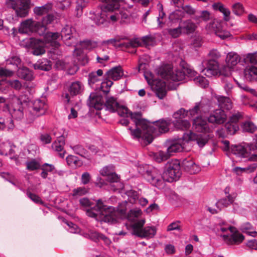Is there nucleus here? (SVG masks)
<instances>
[{"mask_svg": "<svg viewBox=\"0 0 257 257\" xmlns=\"http://www.w3.org/2000/svg\"><path fill=\"white\" fill-rule=\"evenodd\" d=\"M81 206L90 208L86 211L87 215L91 217L96 218L101 223H107L109 224L116 223L119 219L126 213L125 208H115L112 206H107L103 203L101 199L96 201L95 205L92 204L87 198H83L79 200Z\"/></svg>", "mask_w": 257, "mask_h": 257, "instance_id": "f257e3e1", "label": "nucleus"}, {"mask_svg": "<svg viewBox=\"0 0 257 257\" xmlns=\"http://www.w3.org/2000/svg\"><path fill=\"white\" fill-rule=\"evenodd\" d=\"M171 123L172 120L169 118L160 119L152 122V124H147V128L135 125V128L129 127L128 129L134 139L142 138L150 144L155 136L167 132Z\"/></svg>", "mask_w": 257, "mask_h": 257, "instance_id": "f03ea898", "label": "nucleus"}, {"mask_svg": "<svg viewBox=\"0 0 257 257\" xmlns=\"http://www.w3.org/2000/svg\"><path fill=\"white\" fill-rule=\"evenodd\" d=\"M193 127L196 131L203 134H196L191 132L184 133L182 140L186 142L195 141L199 147H203L210 139L208 133L211 131L212 127L209 125L206 119L201 116H197L193 119Z\"/></svg>", "mask_w": 257, "mask_h": 257, "instance_id": "7ed1b4c3", "label": "nucleus"}, {"mask_svg": "<svg viewBox=\"0 0 257 257\" xmlns=\"http://www.w3.org/2000/svg\"><path fill=\"white\" fill-rule=\"evenodd\" d=\"M105 2L101 7V11L96 12L92 19L96 25L100 26L104 24L110 19L112 22H114L119 20L118 13L110 15L108 13H111L120 8V3L123 2L124 0H102Z\"/></svg>", "mask_w": 257, "mask_h": 257, "instance_id": "20e7f679", "label": "nucleus"}, {"mask_svg": "<svg viewBox=\"0 0 257 257\" xmlns=\"http://www.w3.org/2000/svg\"><path fill=\"white\" fill-rule=\"evenodd\" d=\"M158 74L167 80L179 81L184 79L186 75L188 77L195 76L196 72L191 67L188 65L183 66L182 70H176L175 71L171 66L165 65L159 68Z\"/></svg>", "mask_w": 257, "mask_h": 257, "instance_id": "39448f33", "label": "nucleus"}, {"mask_svg": "<svg viewBox=\"0 0 257 257\" xmlns=\"http://www.w3.org/2000/svg\"><path fill=\"white\" fill-rule=\"evenodd\" d=\"M54 20V15H48L44 17L41 22H36L32 19L23 21L21 24L20 31L22 33H35L39 35L45 34L47 29V25L51 24Z\"/></svg>", "mask_w": 257, "mask_h": 257, "instance_id": "423d86ee", "label": "nucleus"}, {"mask_svg": "<svg viewBox=\"0 0 257 257\" xmlns=\"http://www.w3.org/2000/svg\"><path fill=\"white\" fill-rule=\"evenodd\" d=\"M210 110V106L204 102L201 101L195 103V105L189 110H185L181 108L173 114L174 118L188 117L193 120L197 116H201L203 114L206 113Z\"/></svg>", "mask_w": 257, "mask_h": 257, "instance_id": "0eeeda50", "label": "nucleus"}, {"mask_svg": "<svg viewBox=\"0 0 257 257\" xmlns=\"http://www.w3.org/2000/svg\"><path fill=\"white\" fill-rule=\"evenodd\" d=\"M181 175L180 162L178 160H172L166 165L162 177L164 181L172 182L178 180Z\"/></svg>", "mask_w": 257, "mask_h": 257, "instance_id": "6e6552de", "label": "nucleus"}, {"mask_svg": "<svg viewBox=\"0 0 257 257\" xmlns=\"http://www.w3.org/2000/svg\"><path fill=\"white\" fill-rule=\"evenodd\" d=\"M145 223V219H141L135 222L132 225L133 234L138 237L147 239L154 237L157 232L156 227H144Z\"/></svg>", "mask_w": 257, "mask_h": 257, "instance_id": "1a4fd4ad", "label": "nucleus"}, {"mask_svg": "<svg viewBox=\"0 0 257 257\" xmlns=\"http://www.w3.org/2000/svg\"><path fill=\"white\" fill-rule=\"evenodd\" d=\"M181 140H172L167 143V152L161 151L154 155L155 160L158 162H161L167 160L173 153L180 152L183 149Z\"/></svg>", "mask_w": 257, "mask_h": 257, "instance_id": "9d476101", "label": "nucleus"}, {"mask_svg": "<svg viewBox=\"0 0 257 257\" xmlns=\"http://www.w3.org/2000/svg\"><path fill=\"white\" fill-rule=\"evenodd\" d=\"M199 67L200 71L208 77L216 76L220 74L219 64L214 60H204Z\"/></svg>", "mask_w": 257, "mask_h": 257, "instance_id": "9b49d317", "label": "nucleus"}, {"mask_svg": "<svg viewBox=\"0 0 257 257\" xmlns=\"http://www.w3.org/2000/svg\"><path fill=\"white\" fill-rule=\"evenodd\" d=\"M75 46H73L75 47L74 50V55L78 56L79 57L77 58L79 60L82 58V62L80 63L85 65L88 63V59L86 56L82 55L83 50H90L94 47V44L91 40H84L79 42L75 41Z\"/></svg>", "mask_w": 257, "mask_h": 257, "instance_id": "f8f14e48", "label": "nucleus"}, {"mask_svg": "<svg viewBox=\"0 0 257 257\" xmlns=\"http://www.w3.org/2000/svg\"><path fill=\"white\" fill-rule=\"evenodd\" d=\"M145 178L148 182L158 188H161L163 186L162 176L156 168L148 170L145 174Z\"/></svg>", "mask_w": 257, "mask_h": 257, "instance_id": "ddd939ff", "label": "nucleus"}, {"mask_svg": "<svg viewBox=\"0 0 257 257\" xmlns=\"http://www.w3.org/2000/svg\"><path fill=\"white\" fill-rule=\"evenodd\" d=\"M84 89L83 83L79 81L72 82L68 88L69 93H66L63 95L67 103L70 101V96H75L81 94Z\"/></svg>", "mask_w": 257, "mask_h": 257, "instance_id": "4468645a", "label": "nucleus"}, {"mask_svg": "<svg viewBox=\"0 0 257 257\" xmlns=\"http://www.w3.org/2000/svg\"><path fill=\"white\" fill-rule=\"evenodd\" d=\"M27 44L32 49L31 53L34 55L39 56L45 53L44 42L41 39L31 37L27 40Z\"/></svg>", "mask_w": 257, "mask_h": 257, "instance_id": "2eb2a0df", "label": "nucleus"}, {"mask_svg": "<svg viewBox=\"0 0 257 257\" xmlns=\"http://www.w3.org/2000/svg\"><path fill=\"white\" fill-rule=\"evenodd\" d=\"M74 29L70 25H66L62 29L60 37L65 44L68 46H75V37L73 36V31Z\"/></svg>", "mask_w": 257, "mask_h": 257, "instance_id": "dca6fc26", "label": "nucleus"}, {"mask_svg": "<svg viewBox=\"0 0 257 257\" xmlns=\"http://www.w3.org/2000/svg\"><path fill=\"white\" fill-rule=\"evenodd\" d=\"M53 135L57 138V140L54 141L52 144V148L56 152L58 153L59 156L63 158L66 153L65 151L64 150V147L65 144V137L64 134L56 132H53Z\"/></svg>", "mask_w": 257, "mask_h": 257, "instance_id": "f3484780", "label": "nucleus"}, {"mask_svg": "<svg viewBox=\"0 0 257 257\" xmlns=\"http://www.w3.org/2000/svg\"><path fill=\"white\" fill-rule=\"evenodd\" d=\"M219 229L222 232L229 230L230 234L229 235H223V237L225 238H229L231 242L240 243L244 240V236L239 232L236 231L235 228L233 226L224 227L220 226Z\"/></svg>", "mask_w": 257, "mask_h": 257, "instance_id": "a211bd4d", "label": "nucleus"}, {"mask_svg": "<svg viewBox=\"0 0 257 257\" xmlns=\"http://www.w3.org/2000/svg\"><path fill=\"white\" fill-rule=\"evenodd\" d=\"M227 115L224 110L216 109L210 113L207 118L209 122L217 124L224 123L226 120Z\"/></svg>", "mask_w": 257, "mask_h": 257, "instance_id": "6ab92c4d", "label": "nucleus"}, {"mask_svg": "<svg viewBox=\"0 0 257 257\" xmlns=\"http://www.w3.org/2000/svg\"><path fill=\"white\" fill-rule=\"evenodd\" d=\"M9 111L12 117L16 120H20L24 117V106L14 102L9 106Z\"/></svg>", "mask_w": 257, "mask_h": 257, "instance_id": "aec40b11", "label": "nucleus"}, {"mask_svg": "<svg viewBox=\"0 0 257 257\" xmlns=\"http://www.w3.org/2000/svg\"><path fill=\"white\" fill-rule=\"evenodd\" d=\"M156 95L160 99H163L167 94V87L166 82L161 80H156L152 86Z\"/></svg>", "mask_w": 257, "mask_h": 257, "instance_id": "412c9836", "label": "nucleus"}, {"mask_svg": "<svg viewBox=\"0 0 257 257\" xmlns=\"http://www.w3.org/2000/svg\"><path fill=\"white\" fill-rule=\"evenodd\" d=\"M102 75L103 71L101 69L90 73L88 77L89 85L94 90H97V85L100 83L101 80L100 77H101Z\"/></svg>", "mask_w": 257, "mask_h": 257, "instance_id": "4be33fe9", "label": "nucleus"}, {"mask_svg": "<svg viewBox=\"0 0 257 257\" xmlns=\"http://www.w3.org/2000/svg\"><path fill=\"white\" fill-rule=\"evenodd\" d=\"M87 104L90 107H93L97 110H101L104 107V103L102 97L96 95L94 93L90 94L87 100Z\"/></svg>", "mask_w": 257, "mask_h": 257, "instance_id": "5701e85b", "label": "nucleus"}, {"mask_svg": "<svg viewBox=\"0 0 257 257\" xmlns=\"http://www.w3.org/2000/svg\"><path fill=\"white\" fill-rule=\"evenodd\" d=\"M244 79L247 81L254 82L257 81V67L248 65L245 67L243 71Z\"/></svg>", "mask_w": 257, "mask_h": 257, "instance_id": "b1692460", "label": "nucleus"}, {"mask_svg": "<svg viewBox=\"0 0 257 257\" xmlns=\"http://www.w3.org/2000/svg\"><path fill=\"white\" fill-rule=\"evenodd\" d=\"M29 105L33 108L34 111L39 113L38 116L44 114L47 108L45 102L40 99L31 101L30 105Z\"/></svg>", "mask_w": 257, "mask_h": 257, "instance_id": "393cba45", "label": "nucleus"}, {"mask_svg": "<svg viewBox=\"0 0 257 257\" xmlns=\"http://www.w3.org/2000/svg\"><path fill=\"white\" fill-rule=\"evenodd\" d=\"M231 153L237 157L248 158L249 157V153L248 152L246 144L242 145L232 146L230 148Z\"/></svg>", "mask_w": 257, "mask_h": 257, "instance_id": "a878e982", "label": "nucleus"}, {"mask_svg": "<svg viewBox=\"0 0 257 257\" xmlns=\"http://www.w3.org/2000/svg\"><path fill=\"white\" fill-rule=\"evenodd\" d=\"M42 36H44V40L46 43H50L55 47H58L59 46V43L58 42V40L61 39L59 33L57 32H46L45 31V34Z\"/></svg>", "mask_w": 257, "mask_h": 257, "instance_id": "bb28decb", "label": "nucleus"}, {"mask_svg": "<svg viewBox=\"0 0 257 257\" xmlns=\"http://www.w3.org/2000/svg\"><path fill=\"white\" fill-rule=\"evenodd\" d=\"M106 78L114 81L120 79L123 75V71L121 66H118L112 68L106 73Z\"/></svg>", "mask_w": 257, "mask_h": 257, "instance_id": "cd10ccee", "label": "nucleus"}, {"mask_svg": "<svg viewBox=\"0 0 257 257\" xmlns=\"http://www.w3.org/2000/svg\"><path fill=\"white\" fill-rule=\"evenodd\" d=\"M128 116L133 120L136 126H143L145 128H147V124H152V122L149 121L146 119L141 118V112L133 113L130 111Z\"/></svg>", "mask_w": 257, "mask_h": 257, "instance_id": "c85d7f7f", "label": "nucleus"}, {"mask_svg": "<svg viewBox=\"0 0 257 257\" xmlns=\"http://www.w3.org/2000/svg\"><path fill=\"white\" fill-rule=\"evenodd\" d=\"M257 163H252L244 167H235L232 169V172L237 175H241L243 173H251L256 169Z\"/></svg>", "mask_w": 257, "mask_h": 257, "instance_id": "c756f323", "label": "nucleus"}, {"mask_svg": "<svg viewBox=\"0 0 257 257\" xmlns=\"http://www.w3.org/2000/svg\"><path fill=\"white\" fill-rule=\"evenodd\" d=\"M53 5L52 3H48L41 7H36L34 8V14L39 16H42L44 15H53L50 13L52 11Z\"/></svg>", "mask_w": 257, "mask_h": 257, "instance_id": "7c9ffc66", "label": "nucleus"}, {"mask_svg": "<svg viewBox=\"0 0 257 257\" xmlns=\"http://www.w3.org/2000/svg\"><path fill=\"white\" fill-rule=\"evenodd\" d=\"M180 26L183 33L185 34H192L196 29V24L190 20L184 21Z\"/></svg>", "mask_w": 257, "mask_h": 257, "instance_id": "2f4dec72", "label": "nucleus"}, {"mask_svg": "<svg viewBox=\"0 0 257 257\" xmlns=\"http://www.w3.org/2000/svg\"><path fill=\"white\" fill-rule=\"evenodd\" d=\"M217 100L219 109L230 110L232 108V102L228 97L218 95L217 97Z\"/></svg>", "mask_w": 257, "mask_h": 257, "instance_id": "473e14b6", "label": "nucleus"}, {"mask_svg": "<svg viewBox=\"0 0 257 257\" xmlns=\"http://www.w3.org/2000/svg\"><path fill=\"white\" fill-rule=\"evenodd\" d=\"M35 69L43 71H49L51 68V62L47 59L43 58L39 60L33 65Z\"/></svg>", "mask_w": 257, "mask_h": 257, "instance_id": "72a5a7b5", "label": "nucleus"}, {"mask_svg": "<svg viewBox=\"0 0 257 257\" xmlns=\"http://www.w3.org/2000/svg\"><path fill=\"white\" fill-rule=\"evenodd\" d=\"M21 2V0H6V4L8 8H11L15 10L18 16L23 17L21 14L22 8Z\"/></svg>", "mask_w": 257, "mask_h": 257, "instance_id": "f704fd0d", "label": "nucleus"}, {"mask_svg": "<svg viewBox=\"0 0 257 257\" xmlns=\"http://www.w3.org/2000/svg\"><path fill=\"white\" fill-rule=\"evenodd\" d=\"M105 100L104 107L106 108V109L110 112H115L117 108L120 105L116 101V98L114 97L107 96Z\"/></svg>", "mask_w": 257, "mask_h": 257, "instance_id": "c9c22d12", "label": "nucleus"}, {"mask_svg": "<svg viewBox=\"0 0 257 257\" xmlns=\"http://www.w3.org/2000/svg\"><path fill=\"white\" fill-rule=\"evenodd\" d=\"M239 61L240 57L239 55L233 52L228 53L225 59L226 64L230 67L235 66Z\"/></svg>", "mask_w": 257, "mask_h": 257, "instance_id": "e433bc0d", "label": "nucleus"}, {"mask_svg": "<svg viewBox=\"0 0 257 257\" xmlns=\"http://www.w3.org/2000/svg\"><path fill=\"white\" fill-rule=\"evenodd\" d=\"M181 166L186 172L190 174L195 173L194 169L196 167V165L191 158L184 159L180 164Z\"/></svg>", "mask_w": 257, "mask_h": 257, "instance_id": "4c0bfd02", "label": "nucleus"}, {"mask_svg": "<svg viewBox=\"0 0 257 257\" xmlns=\"http://www.w3.org/2000/svg\"><path fill=\"white\" fill-rule=\"evenodd\" d=\"M18 76L25 80H31L33 79V74L28 68L20 67L17 71Z\"/></svg>", "mask_w": 257, "mask_h": 257, "instance_id": "58836bf2", "label": "nucleus"}, {"mask_svg": "<svg viewBox=\"0 0 257 257\" xmlns=\"http://www.w3.org/2000/svg\"><path fill=\"white\" fill-rule=\"evenodd\" d=\"M184 11H181L178 9L172 12L169 16V20L172 23H176L181 22L183 18H184Z\"/></svg>", "mask_w": 257, "mask_h": 257, "instance_id": "ea45409f", "label": "nucleus"}, {"mask_svg": "<svg viewBox=\"0 0 257 257\" xmlns=\"http://www.w3.org/2000/svg\"><path fill=\"white\" fill-rule=\"evenodd\" d=\"M234 199V196H227L226 197L219 200L216 203L215 205L219 210H221L222 208L226 207L233 203Z\"/></svg>", "mask_w": 257, "mask_h": 257, "instance_id": "a19ab883", "label": "nucleus"}, {"mask_svg": "<svg viewBox=\"0 0 257 257\" xmlns=\"http://www.w3.org/2000/svg\"><path fill=\"white\" fill-rule=\"evenodd\" d=\"M113 84V82L107 78L101 82L97 85V91H101L104 94H107L110 91V88Z\"/></svg>", "mask_w": 257, "mask_h": 257, "instance_id": "79ce46f5", "label": "nucleus"}, {"mask_svg": "<svg viewBox=\"0 0 257 257\" xmlns=\"http://www.w3.org/2000/svg\"><path fill=\"white\" fill-rule=\"evenodd\" d=\"M185 117H178L175 118L176 119L175 121H174L175 126L179 130H186L189 128L190 126V122L185 119H183Z\"/></svg>", "mask_w": 257, "mask_h": 257, "instance_id": "37998d69", "label": "nucleus"}, {"mask_svg": "<svg viewBox=\"0 0 257 257\" xmlns=\"http://www.w3.org/2000/svg\"><path fill=\"white\" fill-rule=\"evenodd\" d=\"M222 81L224 83L223 87L226 94L229 95L234 86L232 78L229 77H224Z\"/></svg>", "mask_w": 257, "mask_h": 257, "instance_id": "c03bdc74", "label": "nucleus"}, {"mask_svg": "<svg viewBox=\"0 0 257 257\" xmlns=\"http://www.w3.org/2000/svg\"><path fill=\"white\" fill-rule=\"evenodd\" d=\"M225 128L228 135H233L239 130V126L237 123L229 121L225 124Z\"/></svg>", "mask_w": 257, "mask_h": 257, "instance_id": "a18cd8bd", "label": "nucleus"}, {"mask_svg": "<svg viewBox=\"0 0 257 257\" xmlns=\"http://www.w3.org/2000/svg\"><path fill=\"white\" fill-rule=\"evenodd\" d=\"M100 233L93 230H89L87 232L84 233L83 236L87 238H89L94 242L99 241V238L101 235Z\"/></svg>", "mask_w": 257, "mask_h": 257, "instance_id": "49530a36", "label": "nucleus"}, {"mask_svg": "<svg viewBox=\"0 0 257 257\" xmlns=\"http://www.w3.org/2000/svg\"><path fill=\"white\" fill-rule=\"evenodd\" d=\"M241 128L243 132L249 133H253L257 129L255 124L250 121H246L243 123Z\"/></svg>", "mask_w": 257, "mask_h": 257, "instance_id": "de8ad7c7", "label": "nucleus"}, {"mask_svg": "<svg viewBox=\"0 0 257 257\" xmlns=\"http://www.w3.org/2000/svg\"><path fill=\"white\" fill-rule=\"evenodd\" d=\"M88 192V189L85 187H79L73 190L72 195L74 198L78 197L86 194Z\"/></svg>", "mask_w": 257, "mask_h": 257, "instance_id": "09e8293b", "label": "nucleus"}, {"mask_svg": "<svg viewBox=\"0 0 257 257\" xmlns=\"http://www.w3.org/2000/svg\"><path fill=\"white\" fill-rule=\"evenodd\" d=\"M67 164L71 167H76L80 165V162L78 157L70 155L66 157Z\"/></svg>", "mask_w": 257, "mask_h": 257, "instance_id": "8fccbe9b", "label": "nucleus"}, {"mask_svg": "<svg viewBox=\"0 0 257 257\" xmlns=\"http://www.w3.org/2000/svg\"><path fill=\"white\" fill-rule=\"evenodd\" d=\"M255 140L250 143H246V149L249 153V156H252V154L257 153V134L255 135Z\"/></svg>", "mask_w": 257, "mask_h": 257, "instance_id": "3c124183", "label": "nucleus"}, {"mask_svg": "<svg viewBox=\"0 0 257 257\" xmlns=\"http://www.w3.org/2000/svg\"><path fill=\"white\" fill-rule=\"evenodd\" d=\"M210 16V13L206 10L202 11L199 12L198 15H196L193 19L196 21H200L202 20L204 21H207L209 20Z\"/></svg>", "mask_w": 257, "mask_h": 257, "instance_id": "603ef678", "label": "nucleus"}, {"mask_svg": "<svg viewBox=\"0 0 257 257\" xmlns=\"http://www.w3.org/2000/svg\"><path fill=\"white\" fill-rule=\"evenodd\" d=\"M13 102L16 103H18L19 105H21L24 106L25 104L30 105V102L29 97L25 94H22L19 96L16 100Z\"/></svg>", "mask_w": 257, "mask_h": 257, "instance_id": "864d4df0", "label": "nucleus"}, {"mask_svg": "<svg viewBox=\"0 0 257 257\" xmlns=\"http://www.w3.org/2000/svg\"><path fill=\"white\" fill-rule=\"evenodd\" d=\"M141 43L138 38H134L130 40L128 42L121 43L119 47H125L126 48L137 47L140 45Z\"/></svg>", "mask_w": 257, "mask_h": 257, "instance_id": "5fc2aeb1", "label": "nucleus"}, {"mask_svg": "<svg viewBox=\"0 0 257 257\" xmlns=\"http://www.w3.org/2000/svg\"><path fill=\"white\" fill-rule=\"evenodd\" d=\"M70 147L75 154L82 157H84V156L87 154V150L82 145H76L74 146H71Z\"/></svg>", "mask_w": 257, "mask_h": 257, "instance_id": "6e6d98bb", "label": "nucleus"}, {"mask_svg": "<svg viewBox=\"0 0 257 257\" xmlns=\"http://www.w3.org/2000/svg\"><path fill=\"white\" fill-rule=\"evenodd\" d=\"M21 8H22L21 14L22 17H26L28 14L30 0H21Z\"/></svg>", "mask_w": 257, "mask_h": 257, "instance_id": "4d7b16f0", "label": "nucleus"}, {"mask_svg": "<svg viewBox=\"0 0 257 257\" xmlns=\"http://www.w3.org/2000/svg\"><path fill=\"white\" fill-rule=\"evenodd\" d=\"M121 40V38L117 37V38L103 41L102 42V44L103 45H111L115 47L121 48V47H119V46L121 44H118L120 41Z\"/></svg>", "mask_w": 257, "mask_h": 257, "instance_id": "13d9d810", "label": "nucleus"}, {"mask_svg": "<svg viewBox=\"0 0 257 257\" xmlns=\"http://www.w3.org/2000/svg\"><path fill=\"white\" fill-rule=\"evenodd\" d=\"M232 12L236 16H240L244 12V8L242 5L239 3L234 4L232 6Z\"/></svg>", "mask_w": 257, "mask_h": 257, "instance_id": "bf43d9fd", "label": "nucleus"}, {"mask_svg": "<svg viewBox=\"0 0 257 257\" xmlns=\"http://www.w3.org/2000/svg\"><path fill=\"white\" fill-rule=\"evenodd\" d=\"M194 81L198 86L205 88L208 85V80L204 77L199 76L194 79Z\"/></svg>", "mask_w": 257, "mask_h": 257, "instance_id": "052dcab7", "label": "nucleus"}, {"mask_svg": "<svg viewBox=\"0 0 257 257\" xmlns=\"http://www.w3.org/2000/svg\"><path fill=\"white\" fill-rule=\"evenodd\" d=\"M168 33L172 37L174 38H177L183 33L180 26L179 25L177 28L168 29Z\"/></svg>", "mask_w": 257, "mask_h": 257, "instance_id": "680f3d73", "label": "nucleus"}, {"mask_svg": "<svg viewBox=\"0 0 257 257\" xmlns=\"http://www.w3.org/2000/svg\"><path fill=\"white\" fill-rule=\"evenodd\" d=\"M243 114L238 111H234L230 116L229 121L237 123V122L242 118Z\"/></svg>", "mask_w": 257, "mask_h": 257, "instance_id": "e2e57ef3", "label": "nucleus"}, {"mask_svg": "<svg viewBox=\"0 0 257 257\" xmlns=\"http://www.w3.org/2000/svg\"><path fill=\"white\" fill-rule=\"evenodd\" d=\"M126 194L128 196L130 201L131 202H136L139 199L138 193L133 190H130L126 192Z\"/></svg>", "mask_w": 257, "mask_h": 257, "instance_id": "0e129e2a", "label": "nucleus"}, {"mask_svg": "<svg viewBox=\"0 0 257 257\" xmlns=\"http://www.w3.org/2000/svg\"><path fill=\"white\" fill-rule=\"evenodd\" d=\"M86 4L82 0H78L75 8V11L77 12L76 16L77 17H80L82 14L83 9L85 7Z\"/></svg>", "mask_w": 257, "mask_h": 257, "instance_id": "69168bd1", "label": "nucleus"}, {"mask_svg": "<svg viewBox=\"0 0 257 257\" xmlns=\"http://www.w3.org/2000/svg\"><path fill=\"white\" fill-rule=\"evenodd\" d=\"M114 171V166L112 165L104 167L100 171V173L103 176L107 177L112 172Z\"/></svg>", "mask_w": 257, "mask_h": 257, "instance_id": "338daca9", "label": "nucleus"}, {"mask_svg": "<svg viewBox=\"0 0 257 257\" xmlns=\"http://www.w3.org/2000/svg\"><path fill=\"white\" fill-rule=\"evenodd\" d=\"M115 111L117 112L119 115L123 117L126 116L127 117H128L130 110L125 106L119 105L115 110Z\"/></svg>", "mask_w": 257, "mask_h": 257, "instance_id": "774afa93", "label": "nucleus"}]
</instances>
